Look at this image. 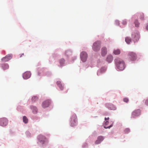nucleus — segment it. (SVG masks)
<instances>
[{
	"mask_svg": "<svg viewBox=\"0 0 148 148\" xmlns=\"http://www.w3.org/2000/svg\"><path fill=\"white\" fill-rule=\"evenodd\" d=\"M113 60V57L111 55H108L106 58L107 61L108 63H110Z\"/></svg>",
	"mask_w": 148,
	"mask_h": 148,
	"instance_id": "obj_15",
	"label": "nucleus"
},
{
	"mask_svg": "<svg viewBox=\"0 0 148 148\" xmlns=\"http://www.w3.org/2000/svg\"><path fill=\"white\" fill-rule=\"evenodd\" d=\"M129 57L132 61L135 60L137 58V56L135 53L131 52L128 53Z\"/></svg>",
	"mask_w": 148,
	"mask_h": 148,
	"instance_id": "obj_6",
	"label": "nucleus"
},
{
	"mask_svg": "<svg viewBox=\"0 0 148 148\" xmlns=\"http://www.w3.org/2000/svg\"><path fill=\"white\" fill-rule=\"evenodd\" d=\"M138 17L141 20H143L144 19V15L143 13H140L138 14Z\"/></svg>",
	"mask_w": 148,
	"mask_h": 148,
	"instance_id": "obj_16",
	"label": "nucleus"
},
{
	"mask_svg": "<svg viewBox=\"0 0 148 148\" xmlns=\"http://www.w3.org/2000/svg\"><path fill=\"white\" fill-rule=\"evenodd\" d=\"M104 138L103 136H99L97 138V140L95 142L96 144H98L100 143L103 140Z\"/></svg>",
	"mask_w": 148,
	"mask_h": 148,
	"instance_id": "obj_14",
	"label": "nucleus"
},
{
	"mask_svg": "<svg viewBox=\"0 0 148 148\" xmlns=\"http://www.w3.org/2000/svg\"><path fill=\"white\" fill-rule=\"evenodd\" d=\"M23 122L25 123H27L28 122V119L27 117L25 116L23 117Z\"/></svg>",
	"mask_w": 148,
	"mask_h": 148,
	"instance_id": "obj_23",
	"label": "nucleus"
},
{
	"mask_svg": "<svg viewBox=\"0 0 148 148\" xmlns=\"http://www.w3.org/2000/svg\"><path fill=\"white\" fill-rule=\"evenodd\" d=\"M134 23L135 25V27H138L139 26L140 23L137 20H135L134 22Z\"/></svg>",
	"mask_w": 148,
	"mask_h": 148,
	"instance_id": "obj_24",
	"label": "nucleus"
},
{
	"mask_svg": "<svg viewBox=\"0 0 148 148\" xmlns=\"http://www.w3.org/2000/svg\"><path fill=\"white\" fill-rule=\"evenodd\" d=\"M141 111L138 109L133 111L132 113L131 117L134 118L137 116H139L141 114Z\"/></svg>",
	"mask_w": 148,
	"mask_h": 148,
	"instance_id": "obj_4",
	"label": "nucleus"
},
{
	"mask_svg": "<svg viewBox=\"0 0 148 148\" xmlns=\"http://www.w3.org/2000/svg\"><path fill=\"white\" fill-rule=\"evenodd\" d=\"M38 139L39 141L42 144H44L47 140L45 137L41 135H40L38 136Z\"/></svg>",
	"mask_w": 148,
	"mask_h": 148,
	"instance_id": "obj_10",
	"label": "nucleus"
},
{
	"mask_svg": "<svg viewBox=\"0 0 148 148\" xmlns=\"http://www.w3.org/2000/svg\"><path fill=\"white\" fill-rule=\"evenodd\" d=\"M130 132V130L129 128H126L124 130V132L126 133H128Z\"/></svg>",
	"mask_w": 148,
	"mask_h": 148,
	"instance_id": "obj_27",
	"label": "nucleus"
},
{
	"mask_svg": "<svg viewBox=\"0 0 148 148\" xmlns=\"http://www.w3.org/2000/svg\"><path fill=\"white\" fill-rule=\"evenodd\" d=\"M101 43L99 41H97L94 42L92 45L93 50L95 51H99L100 48Z\"/></svg>",
	"mask_w": 148,
	"mask_h": 148,
	"instance_id": "obj_2",
	"label": "nucleus"
},
{
	"mask_svg": "<svg viewBox=\"0 0 148 148\" xmlns=\"http://www.w3.org/2000/svg\"><path fill=\"white\" fill-rule=\"evenodd\" d=\"M108 123H109V122L108 121H106V122L104 124V128H105L106 129L110 128L112 126V125H110L108 127H106V125H108Z\"/></svg>",
	"mask_w": 148,
	"mask_h": 148,
	"instance_id": "obj_20",
	"label": "nucleus"
},
{
	"mask_svg": "<svg viewBox=\"0 0 148 148\" xmlns=\"http://www.w3.org/2000/svg\"><path fill=\"white\" fill-rule=\"evenodd\" d=\"M145 104L147 105H148V98L145 100Z\"/></svg>",
	"mask_w": 148,
	"mask_h": 148,
	"instance_id": "obj_30",
	"label": "nucleus"
},
{
	"mask_svg": "<svg viewBox=\"0 0 148 148\" xmlns=\"http://www.w3.org/2000/svg\"><path fill=\"white\" fill-rule=\"evenodd\" d=\"M125 41L127 43L129 44L131 42V39L130 38L127 37L125 38Z\"/></svg>",
	"mask_w": 148,
	"mask_h": 148,
	"instance_id": "obj_22",
	"label": "nucleus"
},
{
	"mask_svg": "<svg viewBox=\"0 0 148 148\" xmlns=\"http://www.w3.org/2000/svg\"><path fill=\"white\" fill-rule=\"evenodd\" d=\"M12 56L11 54H9L6 55L5 57L1 59V60L3 62H5L8 61L12 58Z\"/></svg>",
	"mask_w": 148,
	"mask_h": 148,
	"instance_id": "obj_11",
	"label": "nucleus"
},
{
	"mask_svg": "<svg viewBox=\"0 0 148 148\" xmlns=\"http://www.w3.org/2000/svg\"><path fill=\"white\" fill-rule=\"evenodd\" d=\"M31 108L33 112L34 113H36L37 112V109L36 107L32 106H31Z\"/></svg>",
	"mask_w": 148,
	"mask_h": 148,
	"instance_id": "obj_18",
	"label": "nucleus"
},
{
	"mask_svg": "<svg viewBox=\"0 0 148 148\" xmlns=\"http://www.w3.org/2000/svg\"><path fill=\"white\" fill-rule=\"evenodd\" d=\"M57 84L61 90H63L64 89V85L61 84V82L58 81Z\"/></svg>",
	"mask_w": 148,
	"mask_h": 148,
	"instance_id": "obj_17",
	"label": "nucleus"
},
{
	"mask_svg": "<svg viewBox=\"0 0 148 148\" xmlns=\"http://www.w3.org/2000/svg\"><path fill=\"white\" fill-rule=\"evenodd\" d=\"M19 55H20V57H22V55H23V56L24 55V53H22V54H19Z\"/></svg>",
	"mask_w": 148,
	"mask_h": 148,
	"instance_id": "obj_34",
	"label": "nucleus"
},
{
	"mask_svg": "<svg viewBox=\"0 0 148 148\" xmlns=\"http://www.w3.org/2000/svg\"><path fill=\"white\" fill-rule=\"evenodd\" d=\"M31 75V73L29 71H26L24 73L23 75V77L25 79L29 78Z\"/></svg>",
	"mask_w": 148,
	"mask_h": 148,
	"instance_id": "obj_12",
	"label": "nucleus"
},
{
	"mask_svg": "<svg viewBox=\"0 0 148 148\" xmlns=\"http://www.w3.org/2000/svg\"><path fill=\"white\" fill-rule=\"evenodd\" d=\"M146 29L148 30V23L147 24L146 27Z\"/></svg>",
	"mask_w": 148,
	"mask_h": 148,
	"instance_id": "obj_33",
	"label": "nucleus"
},
{
	"mask_svg": "<svg viewBox=\"0 0 148 148\" xmlns=\"http://www.w3.org/2000/svg\"><path fill=\"white\" fill-rule=\"evenodd\" d=\"M121 53L120 50L119 49H114L113 52V53L115 55H119Z\"/></svg>",
	"mask_w": 148,
	"mask_h": 148,
	"instance_id": "obj_19",
	"label": "nucleus"
},
{
	"mask_svg": "<svg viewBox=\"0 0 148 148\" xmlns=\"http://www.w3.org/2000/svg\"><path fill=\"white\" fill-rule=\"evenodd\" d=\"M107 53V49L105 47H103L101 49V55L103 56H105Z\"/></svg>",
	"mask_w": 148,
	"mask_h": 148,
	"instance_id": "obj_13",
	"label": "nucleus"
},
{
	"mask_svg": "<svg viewBox=\"0 0 148 148\" xmlns=\"http://www.w3.org/2000/svg\"><path fill=\"white\" fill-rule=\"evenodd\" d=\"M115 63L117 68L120 70H123L125 68L124 61L121 59L117 58L114 60Z\"/></svg>",
	"mask_w": 148,
	"mask_h": 148,
	"instance_id": "obj_1",
	"label": "nucleus"
},
{
	"mask_svg": "<svg viewBox=\"0 0 148 148\" xmlns=\"http://www.w3.org/2000/svg\"><path fill=\"white\" fill-rule=\"evenodd\" d=\"M65 60L64 59H61L60 60V63L61 66H62L64 64Z\"/></svg>",
	"mask_w": 148,
	"mask_h": 148,
	"instance_id": "obj_26",
	"label": "nucleus"
},
{
	"mask_svg": "<svg viewBox=\"0 0 148 148\" xmlns=\"http://www.w3.org/2000/svg\"><path fill=\"white\" fill-rule=\"evenodd\" d=\"M77 122V117L75 114H73L71 117V126H75Z\"/></svg>",
	"mask_w": 148,
	"mask_h": 148,
	"instance_id": "obj_3",
	"label": "nucleus"
},
{
	"mask_svg": "<svg viewBox=\"0 0 148 148\" xmlns=\"http://www.w3.org/2000/svg\"><path fill=\"white\" fill-rule=\"evenodd\" d=\"M127 23L126 21L125 20H124L122 21V24L124 25H126Z\"/></svg>",
	"mask_w": 148,
	"mask_h": 148,
	"instance_id": "obj_29",
	"label": "nucleus"
},
{
	"mask_svg": "<svg viewBox=\"0 0 148 148\" xmlns=\"http://www.w3.org/2000/svg\"><path fill=\"white\" fill-rule=\"evenodd\" d=\"M38 99V97L36 96H34L32 97V100L33 102H34Z\"/></svg>",
	"mask_w": 148,
	"mask_h": 148,
	"instance_id": "obj_25",
	"label": "nucleus"
},
{
	"mask_svg": "<svg viewBox=\"0 0 148 148\" xmlns=\"http://www.w3.org/2000/svg\"><path fill=\"white\" fill-rule=\"evenodd\" d=\"M8 120L6 118H2L0 119V125L4 126L8 124Z\"/></svg>",
	"mask_w": 148,
	"mask_h": 148,
	"instance_id": "obj_8",
	"label": "nucleus"
},
{
	"mask_svg": "<svg viewBox=\"0 0 148 148\" xmlns=\"http://www.w3.org/2000/svg\"><path fill=\"white\" fill-rule=\"evenodd\" d=\"M123 100L124 102L127 103L129 101V99L128 98H125L123 99Z\"/></svg>",
	"mask_w": 148,
	"mask_h": 148,
	"instance_id": "obj_28",
	"label": "nucleus"
},
{
	"mask_svg": "<svg viewBox=\"0 0 148 148\" xmlns=\"http://www.w3.org/2000/svg\"><path fill=\"white\" fill-rule=\"evenodd\" d=\"M51 103V101L50 100H47L42 102V106L43 108H46L48 107Z\"/></svg>",
	"mask_w": 148,
	"mask_h": 148,
	"instance_id": "obj_9",
	"label": "nucleus"
},
{
	"mask_svg": "<svg viewBox=\"0 0 148 148\" xmlns=\"http://www.w3.org/2000/svg\"><path fill=\"white\" fill-rule=\"evenodd\" d=\"M132 38L134 41H138L140 38L139 32H134L132 34Z\"/></svg>",
	"mask_w": 148,
	"mask_h": 148,
	"instance_id": "obj_5",
	"label": "nucleus"
},
{
	"mask_svg": "<svg viewBox=\"0 0 148 148\" xmlns=\"http://www.w3.org/2000/svg\"><path fill=\"white\" fill-rule=\"evenodd\" d=\"M2 67L4 70L7 69L9 68V65L8 64H2Z\"/></svg>",
	"mask_w": 148,
	"mask_h": 148,
	"instance_id": "obj_21",
	"label": "nucleus"
},
{
	"mask_svg": "<svg viewBox=\"0 0 148 148\" xmlns=\"http://www.w3.org/2000/svg\"><path fill=\"white\" fill-rule=\"evenodd\" d=\"M105 120L106 121H108V120H109V117H108L107 118H105Z\"/></svg>",
	"mask_w": 148,
	"mask_h": 148,
	"instance_id": "obj_31",
	"label": "nucleus"
},
{
	"mask_svg": "<svg viewBox=\"0 0 148 148\" xmlns=\"http://www.w3.org/2000/svg\"><path fill=\"white\" fill-rule=\"evenodd\" d=\"M69 52V51H65V54L66 55H67V53L68 52Z\"/></svg>",
	"mask_w": 148,
	"mask_h": 148,
	"instance_id": "obj_32",
	"label": "nucleus"
},
{
	"mask_svg": "<svg viewBox=\"0 0 148 148\" xmlns=\"http://www.w3.org/2000/svg\"><path fill=\"white\" fill-rule=\"evenodd\" d=\"M80 58L83 62H85L87 58L88 55L86 52L83 51L80 54Z\"/></svg>",
	"mask_w": 148,
	"mask_h": 148,
	"instance_id": "obj_7",
	"label": "nucleus"
}]
</instances>
